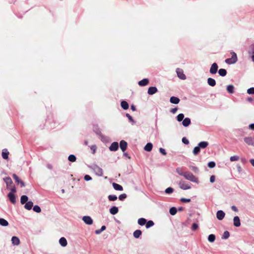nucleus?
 <instances>
[{"label":"nucleus","mask_w":254,"mask_h":254,"mask_svg":"<svg viewBox=\"0 0 254 254\" xmlns=\"http://www.w3.org/2000/svg\"><path fill=\"white\" fill-rule=\"evenodd\" d=\"M244 140L248 145L254 146V137H246Z\"/></svg>","instance_id":"0eeeda50"},{"label":"nucleus","mask_w":254,"mask_h":254,"mask_svg":"<svg viewBox=\"0 0 254 254\" xmlns=\"http://www.w3.org/2000/svg\"><path fill=\"white\" fill-rule=\"evenodd\" d=\"M149 83V80L147 78L143 79L138 82V84L140 86H144L147 85Z\"/></svg>","instance_id":"aec40b11"},{"label":"nucleus","mask_w":254,"mask_h":254,"mask_svg":"<svg viewBox=\"0 0 254 254\" xmlns=\"http://www.w3.org/2000/svg\"><path fill=\"white\" fill-rule=\"evenodd\" d=\"M59 243L62 247H65L66 246L67 243L66 239L64 237H62L59 240Z\"/></svg>","instance_id":"6ab92c4d"},{"label":"nucleus","mask_w":254,"mask_h":254,"mask_svg":"<svg viewBox=\"0 0 254 254\" xmlns=\"http://www.w3.org/2000/svg\"><path fill=\"white\" fill-rule=\"evenodd\" d=\"M215 180V177L214 175H212L210 178V182L212 183H214Z\"/></svg>","instance_id":"e2e57ef3"},{"label":"nucleus","mask_w":254,"mask_h":254,"mask_svg":"<svg viewBox=\"0 0 254 254\" xmlns=\"http://www.w3.org/2000/svg\"><path fill=\"white\" fill-rule=\"evenodd\" d=\"M82 219L87 225H92L93 223L92 219L89 216H84Z\"/></svg>","instance_id":"423d86ee"},{"label":"nucleus","mask_w":254,"mask_h":254,"mask_svg":"<svg viewBox=\"0 0 254 254\" xmlns=\"http://www.w3.org/2000/svg\"><path fill=\"white\" fill-rule=\"evenodd\" d=\"M233 224L235 227H238L241 226V222L239 217L238 216H235L233 218Z\"/></svg>","instance_id":"4468645a"},{"label":"nucleus","mask_w":254,"mask_h":254,"mask_svg":"<svg viewBox=\"0 0 254 254\" xmlns=\"http://www.w3.org/2000/svg\"><path fill=\"white\" fill-rule=\"evenodd\" d=\"M90 148L92 150L93 153L94 154L96 150V148H97L96 146L95 145H92L90 147Z\"/></svg>","instance_id":"052dcab7"},{"label":"nucleus","mask_w":254,"mask_h":254,"mask_svg":"<svg viewBox=\"0 0 254 254\" xmlns=\"http://www.w3.org/2000/svg\"><path fill=\"white\" fill-rule=\"evenodd\" d=\"M225 214L222 210H218L216 213V217L219 220H222L225 217Z\"/></svg>","instance_id":"f8f14e48"},{"label":"nucleus","mask_w":254,"mask_h":254,"mask_svg":"<svg viewBox=\"0 0 254 254\" xmlns=\"http://www.w3.org/2000/svg\"><path fill=\"white\" fill-rule=\"evenodd\" d=\"M12 244L15 246H18L20 244L19 239L16 236H13L11 238Z\"/></svg>","instance_id":"dca6fc26"},{"label":"nucleus","mask_w":254,"mask_h":254,"mask_svg":"<svg viewBox=\"0 0 254 254\" xmlns=\"http://www.w3.org/2000/svg\"><path fill=\"white\" fill-rule=\"evenodd\" d=\"M102 232V231L101 230V229H98V230H96L95 231V233L97 235H98V234H101V233Z\"/></svg>","instance_id":"338daca9"},{"label":"nucleus","mask_w":254,"mask_h":254,"mask_svg":"<svg viewBox=\"0 0 254 254\" xmlns=\"http://www.w3.org/2000/svg\"><path fill=\"white\" fill-rule=\"evenodd\" d=\"M249 128L254 130V124H251L249 125Z\"/></svg>","instance_id":"774afa93"},{"label":"nucleus","mask_w":254,"mask_h":254,"mask_svg":"<svg viewBox=\"0 0 254 254\" xmlns=\"http://www.w3.org/2000/svg\"><path fill=\"white\" fill-rule=\"evenodd\" d=\"M154 225V223L153 221L149 220L148 222L146 221V228L147 229L150 228L151 227L153 226Z\"/></svg>","instance_id":"4c0bfd02"},{"label":"nucleus","mask_w":254,"mask_h":254,"mask_svg":"<svg viewBox=\"0 0 254 254\" xmlns=\"http://www.w3.org/2000/svg\"><path fill=\"white\" fill-rule=\"evenodd\" d=\"M12 177L13 179L15 180V182L17 183V184H19L21 181V180L15 174H13L12 175Z\"/></svg>","instance_id":"c03bdc74"},{"label":"nucleus","mask_w":254,"mask_h":254,"mask_svg":"<svg viewBox=\"0 0 254 254\" xmlns=\"http://www.w3.org/2000/svg\"><path fill=\"white\" fill-rule=\"evenodd\" d=\"M218 66L217 64L215 63H213L210 67L209 70L210 73L213 74L216 73L218 70Z\"/></svg>","instance_id":"1a4fd4ad"},{"label":"nucleus","mask_w":254,"mask_h":254,"mask_svg":"<svg viewBox=\"0 0 254 254\" xmlns=\"http://www.w3.org/2000/svg\"><path fill=\"white\" fill-rule=\"evenodd\" d=\"M208 145V142L207 141H201L198 144V146L200 148L204 149Z\"/></svg>","instance_id":"412c9836"},{"label":"nucleus","mask_w":254,"mask_h":254,"mask_svg":"<svg viewBox=\"0 0 254 254\" xmlns=\"http://www.w3.org/2000/svg\"><path fill=\"white\" fill-rule=\"evenodd\" d=\"M191 123L190 119L189 118H186L184 119L182 122V125L185 127H188Z\"/></svg>","instance_id":"f3484780"},{"label":"nucleus","mask_w":254,"mask_h":254,"mask_svg":"<svg viewBox=\"0 0 254 254\" xmlns=\"http://www.w3.org/2000/svg\"><path fill=\"white\" fill-rule=\"evenodd\" d=\"M182 142L185 144H189V140L185 137H183L182 138Z\"/></svg>","instance_id":"4d7b16f0"},{"label":"nucleus","mask_w":254,"mask_h":254,"mask_svg":"<svg viewBox=\"0 0 254 254\" xmlns=\"http://www.w3.org/2000/svg\"><path fill=\"white\" fill-rule=\"evenodd\" d=\"M9 152L6 149H4L2 151V156L4 159H7L8 158Z\"/></svg>","instance_id":"bb28decb"},{"label":"nucleus","mask_w":254,"mask_h":254,"mask_svg":"<svg viewBox=\"0 0 254 254\" xmlns=\"http://www.w3.org/2000/svg\"><path fill=\"white\" fill-rule=\"evenodd\" d=\"M181 201L182 202H189L190 201V198H181Z\"/></svg>","instance_id":"6e6d98bb"},{"label":"nucleus","mask_w":254,"mask_h":254,"mask_svg":"<svg viewBox=\"0 0 254 254\" xmlns=\"http://www.w3.org/2000/svg\"><path fill=\"white\" fill-rule=\"evenodd\" d=\"M234 86L233 85H228L227 86V91L230 94H233L234 93Z\"/></svg>","instance_id":"393cba45"},{"label":"nucleus","mask_w":254,"mask_h":254,"mask_svg":"<svg viewBox=\"0 0 254 254\" xmlns=\"http://www.w3.org/2000/svg\"><path fill=\"white\" fill-rule=\"evenodd\" d=\"M184 177L193 183H198V180L197 177L190 172H185Z\"/></svg>","instance_id":"f03ea898"},{"label":"nucleus","mask_w":254,"mask_h":254,"mask_svg":"<svg viewBox=\"0 0 254 254\" xmlns=\"http://www.w3.org/2000/svg\"><path fill=\"white\" fill-rule=\"evenodd\" d=\"M119 211V209L117 206H112L110 209V212L112 215L116 214Z\"/></svg>","instance_id":"b1692460"},{"label":"nucleus","mask_w":254,"mask_h":254,"mask_svg":"<svg viewBox=\"0 0 254 254\" xmlns=\"http://www.w3.org/2000/svg\"><path fill=\"white\" fill-rule=\"evenodd\" d=\"M108 197L110 201H115L117 199V196L115 195H109Z\"/></svg>","instance_id":"49530a36"},{"label":"nucleus","mask_w":254,"mask_h":254,"mask_svg":"<svg viewBox=\"0 0 254 254\" xmlns=\"http://www.w3.org/2000/svg\"><path fill=\"white\" fill-rule=\"evenodd\" d=\"M215 166V163L213 161L209 162L208 163V167L210 168H213Z\"/></svg>","instance_id":"5fc2aeb1"},{"label":"nucleus","mask_w":254,"mask_h":254,"mask_svg":"<svg viewBox=\"0 0 254 254\" xmlns=\"http://www.w3.org/2000/svg\"><path fill=\"white\" fill-rule=\"evenodd\" d=\"M239 156L237 155H234L230 157V160L231 162L236 161L239 160Z\"/></svg>","instance_id":"a18cd8bd"},{"label":"nucleus","mask_w":254,"mask_h":254,"mask_svg":"<svg viewBox=\"0 0 254 254\" xmlns=\"http://www.w3.org/2000/svg\"><path fill=\"white\" fill-rule=\"evenodd\" d=\"M177 111H178V108H174L170 110V112L172 114H175L177 112Z\"/></svg>","instance_id":"0e129e2a"},{"label":"nucleus","mask_w":254,"mask_h":254,"mask_svg":"<svg viewBox=\"0 0 254 254\" xmlns=\"http://www.w3.org/2000/svg\"><path fill=\"white\" fill-rule=\"evenodd\" d=\"M14 192H12V191H11L9 193H8L7 195L9 200L13 204H15L16 202L15 195L14 194Z\"/></svg>","instance_id":"9d476101"},{"label":"nucleus","mask_w":254,"mask_h":254,"mask_svg":"<svg viewBox=\"0 0 254 254\" xmlns=\"http://www.w3.org/2000/svg\"><path fill=\"white\" fill-rule=\"evenodd\" d=\"M176 172L180 175V176H184L185 172H183V168L178 167L176 169Z\"/></svg>","instance_id":"c9c22d12"},{"label":"nucleus","mask_w":254,"mask_h":254,"mask_svg":"<svg viewBox=\"0 0 254 254\" xmlns=\"http://www.w3.org/2000/svg\"><path fill=\"white\" fill-rule=\"evenodd\" d=\"M218 73L221 76H225L227 74V71L225 69L221 68L218 70Z\"/></svg>","instance_id":"72a5a7b5"},{"label":"nucleus","mask_w":254,"mask_h":254,"mask_svg":"<svg viewBox=\"0 0 254 254\" xmlns=\"http://www.w3.org/2000/svg\"><path fill=\"white\" fill-rule=\"evenodd\" d=\"M127 197V195L126 193H123L119 195V199L121 201H123Z\"/></svg>","instance_id":"603ef678"},{"label":"nucleus","mask_w":254,"mask_h":254,"mask_svg":"<svg viewBox=\"0 0 254 254\" xmlns=\"http://www.w3.org/2000/svg\"><path fill=\"white\" fill-rule=\"evenodd\" d=\"M230 236V233L228 231H226L224 232L222 236V239H227Z\"/></svg>","instance_id":"a19ab883"},{"label":"nucleus","mask_w":254,"mask_h":254,"mask_svg":"<svg viewBox=\"0 0 254 254\" xmlns=\"http://www.w3.org/2000/svg\"><path fill=\"white\" fill-rule=\"evenodd\" d=\"M159 151L162 154L164 155H165L166 154V150L163 148H160Z\"/></svg>","instance_id":"bf43d9fd"},{"label":"nucleus","mask_w":254,"mask_h":254,"mask_svg":"<svg viewBox=\"0 0 254 254\" xmlns=\"http://www.w3.org/2000/svg\"><path fill=\"white\" fill-rule=\"evenodd\" d=\"M121 107L123 109H124V110H127L128 109V104L127 103V102L125 101H122L121 103Z\"/></svg>","instance_id":"7c9ffc66"},{"label":"nucleus","mask_w":254,"mask_h":254,"mask_svg":"<svg viewBox=\"0 0 254 254\" xmlns=\"http://www.w3.org/2000/svg\"><path fill=\"white\" fill-rule=\"evenodd\" d=\"M126 117L128 118L130 122H131L132 124H135V121L133 120L132 117L129 114H126Z\"/></svg>","instance_id":"37998d69"},{"label":"nucleus","mask_w":254,"mask_h":254,"mask_svg":"<svg viewBox=\"0 0 254 254\" xmlns=\"http://www.w3.org/2000/svg\"><path fill=\"white\" fill-rule=\"evenodd\" d=\"M141 234L142 232L141 230H136L133 232V235L135 238H139V237L141 236Z\"/></svg>","instance_id":"cd10ccee"},{"label":"nucleus","mask_w":254,"mask_h":254,"mask_svg":"<svg viewBox=\"0 0 254 254\" xmlns=\"http://www.w3.org/2000/svg\"><path fill=\"white\" fill-rule=\"evenodd\" d=\"M157 91V88L156 87L151 86L148 88L147 93L149 95H153L156 93Z\"/></svg>","instance_id":"2eb2a0df"},{"label":"nucleus","mask_w":254,"mask_h":254,"mask_svg":"<svg viewBox=\"0 0 254 254\" xmlns=\"http://www.w3.org/2000/svg\"><path fill=\"white\" fill-rule=\"evenodd\" d=\"M200 148L197 145V146H195L193 148L192 152L194 155H196L200 152Z\"/></svg>","instance_id":"e433bc0d"},{"label":"nucleus","mask_w":254,"mask_h":254,"mask_svg":"<svg viewBox=\"0 0 254 254\" xmlns=\"http://www.w3.org/2000/svg\"><path fill=\"white\" fill-rule=\"evenodd\" d=\"M0 225L2 226H7L8 225V222L3 218H0Z\"/></svg>","instance_id":"473e14b6"},{"label":"nucleus","mask_w":254,"mask_h":254,"mask_svg":"<svg viewBox=\"0 0 254 254\" xmlns=\"http://www.w3.org/2000/svg\"><path fill=\"white\" fill-rule=\"evenodd\" d=\"M84 179L86 181H89L92 180V178L88 175H86L84 177Z\"/></svg>","instance_id":"13d9d810"},{"label":"nucleus","mask_w":254,"mask_h":254,"mask_svg":"<svg viewBox=\"0 0 254 254\" xmlns=\"http://www.w3.org/2000/svg\"><path fill=\"white\" fill-rule=\"evenodd\" d=\"M177 210L176 207H172L170 209L169 212L172 215H174L176 214Z\"/></svg>","instance_id":"58836bf2"},{"label":"nucleus","mask_w":254,"mask_h":254,"mask_svg":"<svg viewBox=\"0 0 254 254\" xmlns=\"http://www.w3.org/2000/svg\"><path fill=\"white\" fill-rule=\"evenodd\" d=\"M3 181L6 184L7 189L10 190L12 192H15L16 191V188L10 177H7L3 178Z\"/></svg>","instance_id":"f257e3e1"},{"label":"nucleus","mask_w":254,"mask_h":254,"mask_svg":"<svg viewBox=\"0 0 254 254\" xmlns=\"http://www.w3.org/2000/svg\"><path fill=\"white\" fill-rule=\"evenodd\" d=\"M215 236L214 234H210L208 237V240L209 242L213 243L215 240Z\"/></svg>","instance_id":"f704fd0d"},{"label":"nucleus","mask_w":254,"mask_h":254,"mask_svg":"<svg viewBox=\"0 0 254 254\" xmlns=\"http://www.w3.org/2000/svg\"><path fill=\"white\" fill-rule=\"evenodd\" d=\"M173 191H174V189L171 187H169V188H167L165 190V193L167 194H170V193H172Z\"/></svg>","instance_id":"3c124183"},{"label":"nucleus","mask_w":254,"mask_h":254,"mask_svg":"<svg viewBox=\"0 0 254 254\" xmlns=\"http://www.w3.org/2000/svg\"><path fill=\"white\" fill-rule=\"evenodd\" d=\"M231 209L232 210H233L235 212H238V209L237 208V207L235 206V205H233L231 206Z\"/></svg>","instance_id":"69168bd1"},{"label":"nucleus","mask_w":254,"mask_h":254,"mask_svg":"<svg viewBox=\"0 0 254 254\" xmlns=\"http://www.w3.org/2000/svg\"><path fill=\"white\" fill-rule=\"evenodd\" d=\"M249 54L250 55H254V44L252 45L249 48Z\"/></svg>","instance_id":"de8ad7c7"},{"label":"nucleus","mask_w":254,"mask_h":254,"mask_svg":"<svg viewBox=\"0 0 254 254\" xmlns=\"http://www.w3.org/2000/svg\"><path fill=\"white\" fill-rule=\"evenodd\" d=\"M184 118V115L182 113L179 114L177 117V120L178 122H181L183 121Z\"/></svg>","instance_id":"79ce46f5"},{"label":"nucleus","mask_w":254,"mask_h":254,"mask_svg":"<svg viewBox=\"0 0 254 254\" xmlns=\"http://www.w3.org/2000/svg\"><path fill=\"white\" fill-rule=\"evenodd\" d=\"M152 144L151 143L149 142L146 144L144 149L146 151H150L152 149Z\"/></svg>","instance_id":"c85d7f7f"},{"label":"nucleus","mask_w":254,"mask_h":254,"mask_svg":"<svg viewBox=\"0 0 254 254\" xmlns=\"http://www.w3.org/2000/svg\"><path fill=\"white\" fill-rule=\"evenodd\" d=\"M180 99L177 97L172 96L170 98V101L171 103L177 104L180 102Z\"/></svg>","instance_id":"a211bd4d"},{"label":"nucleus","mask_w":254,"mask_h":254,"mask_svg":"<svg viewBox=\"0 0 254 254\" xmlns=\"http://www.w3.org/2000/svg\"><path fill=\"white\" fill-rule=\"evenodd\" d=\"M119 144L117 142H113L109 147V149L112 151H115L118 149Z\"/></svg>","instance_id":"9b49d317"},{"label":"nucleus","mask_w":254,"mask_h":254,"mask_svg":"<svg viewBox=\"0 0 254 254\" xmlns=\"http://www.w3.org/2000/svg\"><path fill=\"white\" fill-rule=\"evenodd\" d=\"M68 160L72 162H74L76 161V158L74 155L71 154L68 157Z\"/></svg>","instance_id":"ea45409f"},{"label":"nucleus","mask_w":254,"mask_h":254,"mask_svg":"<svg viewBox=\"0 0 254 254\" xmlns=\"http://www.w3.org/2000/svg\"><path fill=\"white\" fill-rule=\"evenodd\" d=\"M231 54L232 55L231 58L227 59L225 60V63L229 64H234L236 63L238 60L237 54L235 52H232Z\"/></svg>","instance_id":"7ed1b4c3"},{"label":"nucleus","mask_w":254,"mask_h":254,"mask_svg":"<svg viewBox=\"0 0 254 254\" xmlns=\"http://www.w3.org/2000/svg\"><path fill=\"white\" fill-rule=\"evenodd\" d=\"M190 168L195 173H197L198 172V169L195 166H191L190 167Z\"/></svg>","instance_id":"680f3d73"},{"label":"nucleus","mask_w":254,"mask_h":254,"mask_svg":"<svg viewBox=\"0 0 254 254\" xmlns=\"http://www.w3.org/2000/svg\"><path fill=\"white\" fill-rule=\"evenodd\" d=\"M146 219L145 218H141L138 219L137 222L139 225L143 226L146 224Z\"/></svg>","instance_id":"2f4dec72"},{"label":"nucleus","mask_w":254,"mask_h":254,"mask_svg":"<svg viewBox=\"0 0 254 254\" xmlns=\"http://www.w3.org/2000/svg\"><path fill=\"white\" fill-rule=\"evenodd\" d=\"M33 206V203L31 201H27L24 206V208L27 210H30L32 209Z\"/></svg>","instance_id":"5701e85b"},{"label":"nucleus","mask_w":254,"mask_h":254,"mask_svg":"<svg viewBox=\"0 0 254 254\" xmlns=\"http://www.w3.org/2000/svg\"><path fill=\"white\" fill-rule=\"evenodd\" d=\"M92 169L97 176L101 177L103 175L102 169L98 165L95 164L93 165L92 167Z\"/></svg>","instance_id":"20e7f679"},{"label":"nucleus","mask_w":254,"mask_h":254,"mask_svg":"<svg viewBox=\"0 0 254 254\" xmlns=\"http://www.w3.org/2000/svg\"><path fill=\"white\" fill-rule=\"evenodd\" d=\"M113 187L114 188V189L115 190H120V191H122L123 190V188L122 186H121L119 184H118L116 183H113Z\"/></svg>","instance_id":"4be33fe9"},{"label":"nucleus","mask_w":254,"mask_h":254,"mask_svg":"<svg viewBox=\"0 0 254 254\" xmlns=\"http://www.w3.org/2000/svg\"><path fill=\"white\" fill-rule=\"evenodd\" d=\"M207 83L209 85L213 87L216 85V81L213 78L209 77L207 79Z\"/></svg>","instance_id":"a878e982"},{"label":"nucleus","mask_w":254,"mask_h":254,"mask_svg":"<svg viewBox=\"0 0 254 254\" xmlns=\"http://www.w3.org/2000/svg\"><path fill=\"white\" fill-rule=\"evenodd\" d=\"M33 210L37 213H39L41 211V208L38 205H35L33 208Z\"/></svg>","instance_id":"09e8293b"},{"label":"nucleus","mask_w":254,"mask_h":254,"mask_svg":"<svg viewBox=\"0 0 254 254\" xmlns=\"http://www.w3.org/2000/svg\"><path fill=\"white\" fill-rule=\"evenodd\" d=\"M198 228V225L197 223H194L192 224L191 229L193 231H196Z\"/></svg>","instance_id":"8fccbe9b"},{"label":"nucleus","mask_w":254,"mask_h":254,"mask_svg":"<svg viewBox=\"0 0 254 254\" xmlns=\"http://www.w3.org/2000/svg\"><path fill=\"white\" fill-rule=\"evenodd\" d=\"M28 199V197L27 195H22L21 197V198H20V201H21V204H23L26 203L27 202Z\"/></svg>","instance_id":"c756f323"},{"label":"nucleus","mask_w":254,"mask_h":254,"mask_svg":"<svg viewBox=\"0 0 254 254\" xmlns=\"http://www.w3.org/2000/svg\"><path fill=\"white\" fill-rule=\"evenodd\" d=\"M176 72L178 75V76L181 79L185 80L186 79V76L185 74L184 73L183 70L182 69L178 68L176 69Z\"/></svg>","instance_id":"6e6552de"},{"label":"nucleus","mask_w":254,"mask_h":254,"mask_svg":"<svg viewBox=\"0 0 254 254\" xmlns=\"http://www.w3.org/2000/svg\"><path fill=\"white\" fill-rule=\"evenodd\" d=\"M247 93L249 94L254 95V87H251L247 90Z\"/></svg>","instance_id":"864d4df0"},{"label":"nucleus","mask_w":254,"mask_h":254,"mask_svg":"<svg viewBox=\"0 0 254 254\" xmlns=\"http://www.w3.org/2000/svg\"><path fill=\"white\" fill-rule=\"evenodd\" d=\"M127 143L125 140H121L120 142V146L123 152H125L127 149Z\"/></svg>","instance_id":"ddd939ff"},{"label":"nucleus","mask_w":254,"mask_h":254,"mask_svg":"<svg viewBox=\"0 0 254 254\" xmlns=\"http://www.w3.org/2000/svg\"><path fill=\"white\" fill-rule=\"evenodd\" d=\"M179 186L180 188L183 190H187L191 188V187L189 184L183 181H180L179 183Z\"/></svg>","instance_id":"39448f33"}]
</instances>
